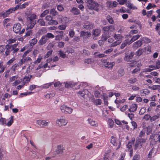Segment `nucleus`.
<instances>
[{"label":"nucleus","mask_w":160,"mask_h":160,"mask_svg":"<svg viewBox=\"0 0 160 160\" xmlns=\"http://www.w3.org/2000/svg\"><path fill=\"white\" fill-rule=\"evenodd\" d=\"M160 117V115L159 114L154 115L152 117L151 116V119H150V121L151 122H152L155 121L158 119Z\"/></svg>","instance_id":"30"},{"label":"nucleus","mask_w":160,"mask_h":160,"mask_svg":"<svg viewBox=\"0 0 160 160\" xmlns=\"http://www.w3.org/2000/svg\"><path fill=\"white\" fill-rule=\"evenodd\" d=\"M48 23L50 25H56L58 24V22L56 20L52 19L48 22Z\"/></svg>","instance_id":"36"},{"label":"nucleus","mask_w":160,"mask_h":160,"mask_svg":"<svg viewBox=\"0 0 160 160\" xmlns=\"http://www.w3.org/2000/svg\"><path fill=\"white\" fill-rule=\"evenodd\" d=\"M115 63L114 62H107L103 64V65L106 67L110 68H112L115 65Z\"/></svg>","instance_id":"25"},{"label":"nucleus","mask_w":160,"mask_h":160,"mask_svg":"<svg viewBox=\"0 0 160 160\" xmlns=\"http://www.w3.org/2000/svg\"><path fill=\"white\" fill-rule=\"evenodd\" d=\"M142 44V40H138L133 43V46L135 48H138L140 47Z\"/></svg>","instance_id":"27"},{"label":"nucleus","mask_w":160,"mask_h":160,"mask_svg":"<svg viewBox=\"0 0 160 160\" xmlns=\"http://www.w3.org/2000/svg\"><path fill=\"white\" fill-rule=\"evenodd\" d=\"M57 9L59 11H62L64 10V8L62 5H59L57 6Z\"/></svg>","instance_id":"63"},{"label":"nucleus","mask_w":160,"mask_h":160,"mask_svg":"<svg viewBox=\"0 0 160 160\" xmlns=\"http://www.w3.org/2000/svg\"><path fill=\"white\" fill-rule=\"evenodd\" d=\"M114 38L117 41L110 45L111 47H114L119 45L122 41L123 36L120 34L115 33L113 35Z\"/></svg>","instance_id":"4"},{"label":"nucleus","mask_w":160,"mask_h":160,"mask_svg":"<svg viewBox=\"0 0 160 160\" xmlns=\"http://www.w3.org/2000/svg\"><path fill=\"white\" fill-rule=\"evenodd\" d=\"M88 123L92 126L97 127L98 126L97 122L91 118L88 119Z\"/></svg>","instance_id":"26"},{"label":"nucleus","mask_w":160,"mask_h":160,"mask_svg":"<svg viewBox=\"0 0 160 160\" xmlns=\"http://www.w3.org/2000/svg\"><path fill=\"white\" fill-rule=\"evenodd\" d=\"M137 81V79L135 78H131L128 80V82L130 84H132L135 82Z\"/></svg>","instance_id":"52"},{"label":"nucleus","mask_w":160,"mask_h":160,"mask_svg":"<svg viewBox=\"0 0 160 160\" xmlns=\"http://www.w3.org/2000/svg\"><path fill=\"white\" fill-rule=\"evenodd\" d=\"M28 22L26 30H28L29 29L31 30L33 28L35 25L36 23V21H33L32 22H31V21Z\"/></svg>","instance_id":"11"},{"label":"nucleus","mask_w":160,"mask_h":160,"mask_svg":"<svg viewBox=\"0 0 160 160\" xmlns=\"http://www.w3.org/2000/svg\"><path fill=\"white\" fill-rule=\"evenodd\" d=\"M38 42V40L37 39L34 38L32 39L30 42V45L32 46L36 44Z\"/></svg>","instance_id":"37"},{"label":"nucleus","mask_w":160,"mask_h":160,"mask_svg":"<svg viewBox=\"0 0 160 160\" xmlns=\"http://www.w3.org/2000/svg\"><path fill=\"white\" fill-rule=\"evenodd\" d=\"M55 45V42H52L49 43L47 46V48L48 49L51 48L53 47Z\"/></svg>","instance_id":"61"},{"label":"nucleus","mask_w":160,"mask_h":160,"mask_svg":"<svg viewBox=\"0 0 160 160\" xmlns=\"http://www.w3.org/2000/svg\"><path fill=\"white\" fill-rule=\"evenodd\" d=\"M128 108V105H125L120 108V110L121 111L124 112L126 111Z\"/></svg>","instance_id":"60"},{"label":"nucleus","mask_w":160,"mask_h":160,"mask_svg":"<svg viewBox=\"0 0 160 160\" xmlns=\"http://www.w3.org/2000/svg\"><path fill=\"white\" fill-rule=\"evenodd\" d=\"M111 143L115 146L116 147L115 148L116 150L118 149L121 145V142L117 138L114 137L112 136L111 140Z\"/></svg>","instance_id":"8"},{"label":"nucleus","mask_w":160,"mask_h":160,"mask_svg":"<svg viewBox=\"0 0 160 160\" xmlns=\"http://www.w3.org/2000/svg\"><path fill=\"white\" fill-rule=\"evenodd\" d=\"M133 55L134 53L132 52L130 54H126L124 58V60L127 62H130V59H132Z\"/></svg>","instance_id":"18"},{"label":"nucleus","mask_w":160,"mask_h":160,"mask_svg":"<svg viewBox=\"0 0 160 160\" xmlns=\"http://www.w3.org/2000/svg\"><path fill=\"white\" fill-rule=\"evenodd\" d=\"M73 13L74 15H78L80 14L79 11L77 8H73L71 10Z\"/></svg>","instance_id":"33"},{"label":"nucleus","mask_w":160,"mask_h":160,"mask_svg":"<svg viewBox=\"0 0 160 160\" xmlns=\"http://www.w3.org/2000/svg\"><path fill=\"white\" fill-rule=\"evenodd\" d=\"M119 12L122 13L127 12L128 13H131V12L129 10L126 9L124 7L121 8L119 10H118Z\"/></svg>","instance_id":"31"},{"label":"nucleus","mask_w":160,"mask_h":160,"mask_svg":"<svg viewBox=\"0 0 160 160\" xmlns=\"http://www.w3.org/2000/svg\"><path fill=\"white\" fill-rule=\"evenodd\" d=\"M47 32L46 29L44 28H42L40 29L38 31L37 34H42L43 33H46Z\"/></svg>","instance_id":"41"},{"label":"nucleus","mask_w":160,"mask_h":160,"mask_svg":"<svg viewBox=\"0 0 160 160\" xmlns=\"http://www.w3.org/2000/svg\"><path fill=\"white\" fill-rule=\"evenodd\" d=\"M83 27L87 29H90L93 28V25L91 24L86 23L83 25Z\"/></svg>","instance_id":"35"},{"label":"nucleus","mask_w":160,"mask_h":160,"mask_svg":"<svg viewBox=\"0 0 160 160\" xmlns=\"http://www.w3.org/2000/svg\"><path fill=\"white\" fill-rule=\"evenodd\" d=\"M113 153L111 152V151H108V152L105 154L103 160H112L111 157L113 156Z\"/></svg>","instance_id":"10"},{"label":"nucleus","mask_w":160,"mask_h":160,"mask_svg":"<svg viewBox=\"0 0 160 160\" xmlns=\"http://www.w3.org/2000/svg\"><path fill=\"white\" fill-rule=\"evenodd\" d=\"M66 25L65 24H62L58 26V28L61 30H64L66 28Z\"/></svg>","instance_id":"55"},{"label":"nucleus","mask_w":160,"mask_h":160,"mask_svg":"<svg viewBox=\"0 0 160 160\" xmlns=\"http://www.w3.org/2000/svg\"><path fill=\"white\" fill-rule=\"evenodd\" d=\"M49 123L45 120H39L37 121V123L42 127L47 126Z\"/></svg>","instance_id":"13"},{"label":"nucleus","mask_w":160,"mask_h":160,"mask_svg":"<svg viewBox=\"0 0 160 160\" xmlns=\"http://www.w3.org/2000/svg\"><path fill=\"white\" fill-rule=\"evenodd\" d=\"M87 3V7L89 9L94 10L96 11L98 10L99 5L96 2L93 0H87L86 1Z\"/></svg>","instance_id":"2"},{"label":"nucleus","mask_w":160,"mask_h":160,"mask_svg":"<svg viewBox=\"0 0 160 160\" xmlns=\"http://www.w3.org/2000/svg\"><path fill=\"white\" fill-rule=\"evenodd\" d=\"M55 95L54 92H50L44 95L45 97L47 99H49L53 97Z\"/></svg>","instance_id":"29"},{"label":"nucleus","mask_w":160,"mask_h":160,"mask_svg":"<svg viewBox=\"0 0 160 160\" xmlns=\"http://www.w3.org/2000/svg\"><path fill=\"white\" fill-rule=\"evenodd\" d=\"M48 40V39H47L46 37L43 35L39 41L38 43L39 45H42L45 44Z\"/></svg>","instance_id":"14"},{"label":"nucleus","mask_w":160,"mask_h":160,"mask_svg":"<svg viewBox=\"0 0 160 160\" xmlns=\"http://www.w3.org/2000/svg\"><path fill=\"white\" fill-rule=\"evenodd\" d=\"M101 32V30L99 29L93 30L92 32V35L95 36H98L99 35Z\"/></svg>","instance_id":"28"},{"label":"nucleus","mask_w":160,"mask_h":160,"mask_svg":"<svg viewBox=\"0 0 160 160\" xmlns=\"http://www.w3.org/2000/svg\"><path fill=\"white\" fill-rule=\"evenodd\" d=\"M42 59V56L40 55L38 57V58H37V60L35 61L34 63L35 64H36L40 63Z\"/></svg>","instance_id":"51"},{"label":"nucleus","mask_w":160,"mask_h":160,"mask_svg":"<svg viewBox=\"0 0 160 160\" xmlns=\"http://www.w3.org/2000/svg\"><path fill=\"white\" fill-rule=\"evenodd\" d=\"M19 6L18 5H17L15 7L11 8L7 10V13L9 15L11 13L15 11L19 8Z\"/></svg>","instance_id":"17"},{"label":"nucleus","mask_w":160,"mask_h":160,"mask_svg":"<svg viewBox=\"0 0 160 160\" xmlns=\"http://www.w3.org/2000/svg\"><path fill=\"white\" fill-rule=\"evenodd\" d=\"M18 78V75H16L13 76L12 77H11L9 79V81L10 82H12L16 80V79H17V78Z\"/></svg>","instance_id":"56"},{"label":"nucleus","mask_w":160,"mask_h":160,"mask_svg":"<svg viewBox=\"0 0 160 160\" xmlns=\"http://www.w3.org/2000/svg\"><path fill=\"white\" fill-rule=\"evenodd\" d=\"M21 25L19 23H17L13 25V31L16 33L21 34L25 32V29L23 28L22 30Z\"/></svg>","instance_id":"6"},{"label":"nucleus","mask_w":160,"mask_h":160,"mask_svg":"<svg viewBox=\"0 0 160 160\" xmlns=\"http://www.w3.org/2000/svg\"><path fill=\"white\" fill-rule=\"evenodd\" d=\"M128 41L127 40H125L122 44L120 48L121 49H123L128 44Z\"/></svg>","instance_id":"47"},{"label":"nucleus","mask_w":160,"mask_h":160,"mask_svg":"<svg viewBox=\"0 0 160 160\" xmlns=\"http://www.w3.org/2000/svg\"><path fill=\"white\" fill-rule=\"evenodd\" d=\"M140 94L142 96H145L148 95L150 92L148 89H143L140 91Z\"/></svg>","instance_id":"22"},{"label":"nucleus","mask_w":160,"mask_h":160,"mask_svg":"<svg viewBox=\"0 0 160 160\" xmlns=\"http://www.w3.org/2000/svg\"><path fill=\"white\" fill-rule=\"evenodd\" d=\"M58 12L54 9L53 8L51 9L50 13L53 16H55L58 15Z\"/></svg>","instance_id":"38"},{"label":"nucleus","mask_w":160,"mask_h":160,"mask_svg":"<svg viewBox=\"0 0 160 160\" xmlns=\"http://www.w3.org/2000/svg\"><path fill=\"white\" fill-rule=\"evenodd\" d=\"M64 148L62 145H58L57 146V149L56 151V153L58 154H61L64 150Z\"/></svg>","instance_id":"9"},{"label":"nucleus","mask_w":160,"mask_h":160,"mask_svg":"<svg viewBox=\"0 0 160 160\" xmlns=\"http://www.w3.org/2000/svg\"><path fill=\"white\" fill-rule=\"evenodd\" d=\"M90 100L96 105H101L102 102L101 99H98L95 100L93 96H92V98L90 99Z\"/></svg>","instance_id":"21"},{"label":"nucleus","mask_w":160,"mask_h":160,"mask_svg":"<svg viewBox=\"0 0 160 160\" xmlns=\"http://www.w3.org/2000/svg\"><path fill=\"white\" fill-rule=\"evenodd\" d=\"M61 112L65 114H71L73 111V109L66 105H63L60 107Z\"/></svg>","instance_id":"7"},{"label":"nucleus","mask_w":160,"mask_h":160,"mask_svg":"<svg viewBox=\"0 0 160 160\" xmlns=\"http://www.w3.org/2000/svg\"><path fill=\"white\" fill-rule=\"evenodd\" d=\"M146 139L145 138H141L140 139L138 142L137 141L135 145V148H137L139 144L140 146H141L142 144L146 142Z\"/></svg>","instance_id":"15"},{"label":"nucleus","mask_w":160,"mask_h":160,"mask_svg":"<svg viewBox=\"0 0 160 160\" xmlns=\"http://www.w3.org/2000/svg\"><path fill=\"white\" fill-rule=\"evenodd\" d=\"M62 23H65L67 22L68 21V19L66 17L62 16Z\"/></svg>","instance_id":"62"},{"label":"nucleus","mask_w":160,"mask_h":160,"mask_svg":"<svg viewBox=\"0 0 160 160\" xmlns=\"http://www.w3.org/2000/svg\"><path fill=\"white\" fill-rule=\"evenodd\" d=\"M149 88L152 90H156L160 88V86L159 85H152L149 87Z\"/></svg>","instance_id":"40"},{"label":"nucleus","mask_w":160,"mask_h":160,"mask_svg":"<svg viewBox=\"0 0 160 160\" xmlns=\"http://www.w3.org/2000/svg\"><path fill=\"white\" fill-rule=\"evenodd\" d=\"M91 36V34L88 32L81 31L80 32V36L83 38L87 39L89 38Z\"/></svg>","instance_id":"12"},{"label":"nucleus","mask_w":160,"mask_h":160,"mask_svg":"<svg viewBox=\"0 0 160 160\" xmlns=\"http://www.w3.org/2000/svg\"><path fill=\"white\" fill-rule=\"evenodd\" d=\"M52 83H49L45 84L42 86V87L44 88H49L51 85H52Z\"/></svg>","instance_id":"46"},{"label":"nucleus","mask_w":160,"mask_h":160,"mask_svg":"<svg viewBox=\"0 0 160 160\" xmlns=\"http://www.w3.org/2000/svg\"><path fill=\"white\" fill-rule=\"evenodd\" d=\"M108 123L109 125V126L110 128H112L113 127V126L114 125V122L112 120V119H108Z\"/></svg>","instance_id":"53"},{"label":"nucleus","mask_w":160,"mask_h":160,"mask_svg":"<svg viewBox=\"0 0 160 160\" xmlns=\"http://www.w3.org/2000/svg\"><path fill=\"white\" fill-rule=\"evenodd\" d=\"M142 41L144 43H148L151 42L150 40L148 38L146 37H143L141 38Z\"/></svg>","instance_id":"39"},{"label":"nucleus","mask_w":160,"mask_h":160,"mask_svg":"<svg viewBox=\"0 0 160 160\" xmlns=\"http://www.w3.org/2000/svg\"><path fill=\"white\" fill-rule=\"evenodd\" d=\"M6 45L5 46L3 45L0 46V53H2L6 50Z\"/></svg>","instance_id":"49"},{"label":"nucleus","mask_w":160,"mask_h":160,"mask_svg":"<svg viewBox=\"0 0 160 160\" xmlns=\"http://www.w3.org/2000/svg\"><path fill=\"white\" fill-rule=\"evenodd\" d=\"M18 44H14L13 45H6V50L5 53H3L2 55L3 57H7L9 55L11 51H13V53H14L17 52L19 50V48H17Z\"/></svg>","instance_id":"1"},{"label":"nucleus","mask_w":160,"mask_h":160,"mask_svg":"<svg viewBox=\"0 0 160 160\" xmlns=\"http://www.w3.org/2000/svg\"><path fill=\"white\" fill-rule=\"evenodd\" d=\"M75 34V32H74L73 29H71L70 30L69 32V36L72 38Z\"/></svg>","instance_id":"59"},{"label":"nucleus","mask_w":160,"mask_h":160,"mask_svg":"<svg viewBox=\"0 0 160 160\" xmlns=\"http://www.w3.org/2000/svg\"><path fill=\"white\" fill-rule=\"evenodd\" d=\"M94 55L96 58H101L105 57L106 56L103 53L99 54L98 52H95Z\"/></svg>","instance_id":"32"},{"label":"nucleus","mask_w":160,"mask_h":160,"mask_svg":"<svg viewBox=\"0 0 160 160\" xmlns=\"http://www.w3.org/2000/svg\"><path fill=\"white\" fill-rule=\"evenodd\" d=\"M36 16L34 14H30L27 16V19L28 22L33 21H36L35 19L36 18Z\"/></svg>","instance_id":"16"},{"label":"nucleus","mask_w":160,"mask_h":160,"mask_svg":"<svg viewBox=\"0 0 160 160\" xmlns=\"http://www.w3.org/2000/svg\"><path fill=\"white\" fill-rule=\"evenodd\" d=\"M151 116L148 114H147L143 117L142 119H145L146 121H148L151 119Z\"/></svg>","instance_id":"50"},{"label":"nucleus","mask_w":160,"mask_h":160,"mask_svg":"<svg viewBox=\"0 0 160 160\" xmlns=\"http://www.w3.org/2000/svg\"><path fill=\"white\" fill-rule=\"evenodd\" d=\"M133 145V141H132V142H129L127 145V147L129 150L132 149V146Z\"/></svg>","instance_id":"58"},{"label":"nucleus","mask_w":160,"mask_h":160,"mask_svg":"<svg viewBox=\"0 0 160 160\" xmlns=\"http://www.w3.org/2000/svg\"><path fill=\"white\" fill-rule=\"evenodd\" d=\"M44 36L46 37L47 39L49 38H53L54 37V36L51 33H48L46 35H44Z\"/></svg>","instance_id":"44"},{"label":"nucleus","mask_w":160,"mask_h":160,"mask_svg":"<svg viewBox=\"0 0 160 160\" xmlns=\"http://www.w3.org/2000/svg\"><path fill=\"white\" fill-rule=\"evenodd\" d=\"M88 91L87 89H85L82 91H79L77 92V94L79 96H81L83 98L84 97L86 94H88Z\"/></svg>","instance_id":"20"},{"label":"nucleus","mask_w":160,"mask_h":160,"mask_svg":"<svg viewBox=\"0 0 160 160\" xmlns=\"http://www.w3.org/2000/svg\"><path fill=\"white\" fill-rule=\"evenodd\" d=\"M27 31V32L25 35V37L29 36L32 34V30L29 29Z\"/></svg>","instance_id":"48"},{"label":"nucleus","mask_w":160,"mask_h":160,"mask_svg":"<svg viewBox=\"0 0 160 160\" xmlns=\"http://www.w3.org/2000/svg\"><path fill=\"white\" fill-rule=\"evenodd\" d=\"M107 19L110 23H113L114 21L111 17L109 15L107 17Z\"/></svg>","instance_id":"43"},{"label":"nucleus","mask_w":160,"mask_h":160,"mask_svg":"<svg viewBox=\"0 0 160 160\" xmlns=\"http://www.w3.org/2000/svg\"><path fill=\"white\" fill-rule=\"evenodd\" d=\"M64 84L66 88H69L74 87L76 84L72 81H71L69 82H64Z\"/></svg>","instance_id":"19"},{"label":"nucleus","mask_w":160,"mask_h":160,"mask_svg":"<svg viewBox=\"0 0 160 160\" xmlns=\"http://www.w3.org/2000/svg\"><path fill=\"white\" fill-rule=\"evenodd\" d=\"M115 30V27L113 25H110L103 27L102 28V32L106 35V36L103 39V40H106L109 36L110 33Z\"/></svg>","instance_id":"3"},{"label":"nucleus","mask_w":160,"mask_h":160,"mask_svg":"<svg viewBox=\"0 0 160 160\" xmlns=\"http://www.w3.org/2000/svg\"><path fill=\"white\" fill-rule=\"evenodd\" d=\"M38 23L41 26H45V22L42 19H39L37 21Z\"/></svg>","instance_id":"42"},{"label":"nucleus","mask_w":160,"mask_h":160,"mask_svg":"<svg viewBox=\"0 0 160 160\" xmlns=\"http://www.w3.org/2000/svg\"><path fill=\"white\" fill-rule=\"evenodd\" d=\"M56 123L58 126L61 127L66 126L68 121L64 116H62L57 119Z\"/></svg>","instance_id":"5"},{"label":"nucleus","mask_w":160,"mask_h":160,"mask_svg":"<svg viewBox=\"0 0 160 160\" xmlns=\"http://www.w3.org/2000/svg\"><path fill=\"white\" fill-rule=\"evenodd\" d=\"M140 35L137 34L136 35L133 36L132 38L130 40L128 44H130L132 43L135 40H137L138 38H139L140 37Z\"/></svg>","instance_id":"24"},{"label":"nucleus","mask_w":160,"mask_h":160,"mask_svg":"<svg viewBox=\"0 0 160 160\" xmlns=\"http://www.w3.org/2000/svg\"><path fill=\"white\" fill-rule=\"evenodd\" d=\"M143 52V49L142 48H140L136 52V55L137 56H139L141 55L142 53Z\"/></svg>","instance_id":"45"},{"label":"nucleus","mask_w":160,"mask_h":160,"mask_svg":"<svg viewBox=\"0 0 160 160\" xmlns=\"http://www.w3.org/2000/svg\"><path fill=\"white\" fill-rule=\"evenodd\" d=\"M146 108L145 107L142 108L139 111V114L142 115L143 114L146 112Z\"/></svg>","instance_id":"54"},{"label":"nucleus","mask_w":160,"mask_h":160,"mask_svg":"<svg viewBox=\"0 0 160 160\" xmlns=\"http://www.w3.org/2000/svg\"><path fill=\"white\" fill-rule=\"evenodd\" d=\"M137 106L136 104H133L131 105L128 109L130 112H134L137 109Z\"/></svg>","instance_id":"23"},{"label":"nucleus","mask_w":160,"mask_h":160,"mask_svg":"<svg viewBox=\"0 0 160 160\" xmlns=\"http://www.w3.org/2000/svg\"><path fill=\"white\" fill-rule=\"evenodd\" d=\"M153 80L157 83L160 84V78L157 77H154L153 78Z\"/></svg>","instance_id":"64"},{"label":"nucleus","mask_w":160,"mask_h":160,"mask_svg":"<svg viewBox=\"0 0 160 160\" xmlns=\"http://www.w3.org/2000/svg\"><path fill=\"white\" fill-rule=\"evenodd\" d=\"M118 76L119 77L122 76L124 73V69L122 68L119 69L118 72Z\"/></svg>","instance_id":"34"},{"label":"nucleus","mask_w":160,"mask_h":160,"mask_svg":"<svg viewBox=\"0 0 160 160\" xmlns=\"http://www.w3.org/2000/svg\"><path fill=\"white\" fill-rule=\"evenodd\" d=\"M49 12V11L48 9L46 10L41 14L40 16L42 17H44Z\"/></svg>","instance_id":"57"}]
</instances>
